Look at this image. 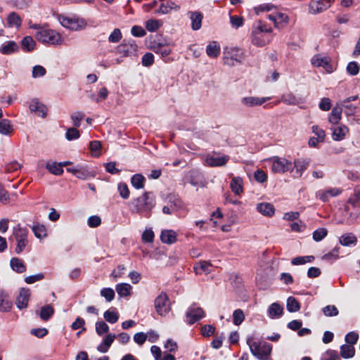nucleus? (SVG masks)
I'll return each mask as SVG.
<instances>
[{
  "label": "nucleus",
  "mask_w": 360,
  "mask_h": 360,
  "mask_svg": "<svg viewBox=\"0 0 360 360\" xmlns=\"http://www.w3.org/2000/svg\"><path fill=\"white\" fill-rule=\"evenodd\" d=\"M272 28L259 20L252 25L250 38L253 45L262 47L268 44L272 39Z\"/></svg>",
  "instance_id": "obj_1"
},
{
  "label": "nucleus",
  "mask_w": 360,
  "mask_h": 360,
  "mask_svg": "<svg viewBox=\"0 0 360 360\" xmlns=\"http://www.w3.org/2000/svg\"><path fill=\"white\" fill-rule=\"evenodd\" d=\"M252 337L247 339V344L250 352L258 360H270L269 356L272 351V346L264 341L252 342Z\"/></svg>",
  "instance_id": "obj_2"
},
{
  "label": "nucleus",
  "mask_w": 360,
  "mask_h": 360,
  "mask_svg": "<svg viewBox=\"0 0 360 360\" xmlns=\"http://www.w3.org/2000/svg\"><path fill=\"white\" fill-rule=\"evenodd\" d=\"M132 211L136 213H148L155 206V202L153 193L146 192L141 196L133 199L131 202Z\"/></svg>",
  "instance_id": "obj_3"
},
{
  "label": "nucleus",
  "mask_w": 360,
  "mask_h": 360,
  "mask_svg": "<svg viewBox=\"0 0 360 360\" xmlns=\"http://www.w3.org/2000/svg\"><path fill=\"white\" fill-rule=\"evenodd\" d=\"M36 39L44 44L58 46L63 44V38L57 31L44 28L35 32Z\"/></svg>",
  "instance_id": "obj_4"
},
{
  "label": "nucleus",
  "mask_w": 360,
  "mask_h": 360,
  "mask_svg": "<svg viewBox=\"0 0 360 360\" xmlns=\"http://www.w3.org/2000/svg\"><path fill=\"white\" fill-rule=\"evenodd\" d=\"M28 230L22 228L20 225L15 226L13 229L12 236L9 238L10 240H15L16 247L15 252L18 255L22 252L28 245Z\"/></svg>",
  "instance_id": "obj_5"
},
{
  "label": "nucleus",
  "mask_w": 360,
  "mask_h": 360,
  "mask_svg": "<svg viewBox=\"0 0 360 360\" xmlns=\"http://www.w3.org/2000/svg\"><path fill=\"white\" fill-rule=\"evenodd\" d=\"M58 18L63 27L72 31H79L86 26V20L77 16L60 15Z\"/></svg>",
  "instance_id": "obj_6"
},
{
  "label": "nucleus",
  "mask_w": 360,
  "mask_h": 360,
  "mask_svg": "<svg viewBox=\"0 0 360 360\" xmlns=\"http://www.w3.org/2000/svg\"><path fill=\"white\" fill-rule=\"evenodd\" d=\"M244 59V52L239 48H226L224 51V63L229 66H234L238 64H241Z\"/></svg>",
  "instance_id": "obj_7"
},
{
  "label": "nucleus",
  "mask_w": 360,
  "mask_h": 360,
  "mask_svg": "<svg viewBox=\"0 0 360 360\" xmlns=\"http://www.w3.org/2000/svg\"><path fill=\"white\" fill-rule=\"evenodd\" d=\"M271 164V171L274 173L283 174L288 171H292V163L285 158L274 156L267 160Z\"/></svg>",
  "instance_id": "obj_8"
},
{
  "label": "nucleus",
  "mask_w": 360,
  "mask_h": 360,
  "mask_svg": "<svg viewBox=\"0 0 360 360\" xmlns=\"http://www.w3.org/2000/svg\"><path fill=\"white\" fill-rule=\"evenodd\" d=\"M154 306L157 313L162 316H166L171 310V304L167 295L161 292L155 299Z\"/></svg>",
  "instance_id": "obj_9"
},
{
  "label": "nucleus",
  "mask_w": 360,
  "mask_h": 360,
  "mask_svg": "<svg viewBox=\"0 0 360 360\" xmlns=\"http://www.w3.org/2000/svg\"><path fill=\"white\" fill-rule=\"evenodd\" d=\"M138 46L133 39L124 40L116 47L115 53L122 57H128L136 55Z\"/></svg>",
  "instance_id": "obj_10"
},
{
  "label": "nucleus",
  "mask_w": 360,
  "mask_h": 360,
  "mask_svg": "<svg viewBox=\"0 0 360 360\" xmlns=\"http://www.w3.org/2000/svg\"><path fill=\"white\" fill-rule=\"evenodd\" d=\"M66 170L77 178L82 180H86L95 176V172L87 166L77 165L73 167H68Z\"/></svg>",
  "instance_id": "obj_11"
},
{
  "label": "nucleus",
  "mask_w": 360,
  "mask_h": 360,
  "mask_svg": "<svg viewBox=\"0 0 360 360\" xmlns=\"http://www.w3.org/2000/svg\"><path fill=\"white\" fill-rule=\"evenodd\" d=\"M205 314L204 310L196 304H193L190 306L186 313L187 322L190 325L200 321L205 317Z\"/></svg>",
  "instance_id": "obj_12"
},
{
  "label": "nucleus",
  "mask_w": 360,
  "mask_h": 360,
  "mask_svg": "<svg viewBox=\"0 0 360 360\" xmlns=\"http://www.w3.org/2000/svg\"><path fill=\"white\" fill-rule=\"evenodd\" d=\"M29 110L36 115L45 118L47 115L48 108L38 98H32L29 101Z\"/></svg>",
  "instance_id": "obj_13"
},
{
  "label": "nucleus",
  "mask_w": 360,
  "mask_h": 360,
  "mask_svg": "<svg viewBox=\"0 0 360 360\" xmlns=\"http://www.w3.org/2000/svg\"><path fill=\"white\" fill-rule=\"evenodd\" d=\"M229 160L228 155L214 153L206 156L205 165L210 167H220L226 165Z\"/></svg>",
  "instance_id": "obj_14"
},
{
  "label": "nucleus",
  "mask_w": 360,
  "mask_h": 360,
  "mask_svg": "<svg viewBox=\"0 0 360 360\" xmlns=\"http://www.w3.org/2000/svg\"><path fill=\"white\" fill-rule=\"evenodd\" d=\"M334 0H314L309 4V12L312 14H317L326 11L330 7Z\"/></svg>",
  "instance_id": "obj_15"
},
{
  "label": "nucleus",
  "mask_w": 360,
  "mask_h": 360,
  "mask_svg": "<svg viewBox=\"0 0 360 360\" xmlns=\"http://www.w3.org/2000/svg\"><path fill=\"white\" fill-rule=\"evenodd\" d=\"M149 48L157 54L160 55L162 58L168 56L172 52L168 44L155 40L150 41Z\"/></svg>",
  "instance_id": "obj_16"
},
{
  "label": "nucleus",
  "mask_w": 360,
  "mask_h": 360,
  "mask_svg": "<svg viewBox=\"0 0 360 360\" xmlns=\"http://www.w3.org/2000/svg\"><path fill=\"white\" fill-rule=\"evenodd\" d=\"M271 97L245 96L242 98L241 103L247 108H254L263 105L269 101Z\"/></svg>",
  "instance_id": "obj_17"
},
{
  "label": "nucleus",
  "mask_w": 360,
  "mask_h": 360,
  "mask_svg": "<svg viewBox=\"0 0 360 360\" xmlns=\"http://www.w3.org/2000/svg\"><path fill=\"white\" fill-rule=\"evenodd\" d=\"M342 193V189L338 188H330L319 190L316 192V198L322 202H327L331 197H336Z\"/></svg>",
  "instance_id": "obj_18"
},
{
  "label": "nucleus",
  "mask_w": 360,
  "mask_h": 360,
  "mask_svg": "<svg viewBox=\"0 0 360 360\" xmlns=\"http://www.w3.org/2000/svg\"><path fill=\"white\" fill-rule=\"evenodd\" d=\"M311 61L314 66L322 67L328 73L333 72V67L330 63L328 57L316 55L311 58Z\"/></svg>",
  "instance_id": "obj_19"
},
{
  "label": "nucleus",
  "mask_w": 360,
  "mask_h": 360,
  "mask_svg": "<svg viewBox=\"0 0 360 360\" xmlns=\"http://www.w3.org/2000/svg\"><path fill=\"white\" fill-rule=\"evenodd\" d=\"M30 295V289L24 288L20 289L16 300V305L18 309H22L27 307Z\"/></svg>",
  "instance_id": "obj_20"
},
{
  "label": "nucleus",
  "mask_w": 360,
  "mask_h": 360,
  "mask_svg": "<svg viewBox=\"0 0 360 360\" xmlns=\"http://www.w3.org/2000/svg\"><path fill=\"white\" fill-rule=\"evenodd\" d=\"M179 5L176 4L174 1H168L166 2H162L160 4V8L155 11V13L165 15L171 13L172 11H177L179 10Z\"/></svg>",
  "instance_id": "obj_21"
},
{
  "label": "nucleus",
  "mask_w": 360,
  "mask_h": 360,
  "mask_svg": "<svg viewBox=\"0 0 360 360\" xmlns=\"http://www.w3.org/2000/svg\"><path fill=\"white\" fill-rule=\"evenodd\" d=\"M160 240L165 244H174L177 240V233L172 229H165L161 231Z\"/></svg>",
  "instance_id": "obj_22"
},
{
  "label": "nucleus",
  "mask_w": 360,
  "mask_h": 360,
  "mask_svg": "<svg viewBox=\"0 0 360 360\" xmlns=\"http://www.w3.org/2000/svg\"><path fill=\"white\" fill-rule=\"evenodd\" d=\"M283 314V307L277 303H272L267 309V315L271 319H279Z\"/></svg>",
  "instance_id": "obj_23"
},
{
  "label": "nucleus",
  "mask_w": 360,
  "mask_h": 360,
  "mask_svg": "<svg viewBox=\"0 0 360 360\" xmlns=\"http://www.w3.org/2000/svg\"><path fill=\"white\" fill-rule=\"evenodd\" d=\"M116 338V335L114 333H109L108 334L101 343H100L97 346V350L101 353H105L108 351L109 348L110 347L111 345L114 342L115 339Z\"/></svg>",
  "instance_id": "obj_24"
},
{
  "label": "nucleus",
  "mask_w": 360,
  "mask_h": 360,
  "mask_svg": "<svg viewBox=\"0 0 360 360\" xmlns=\"http://www.w3.org/2000/svg\"><path fill=\"white\" fill-rule=\"evenodd\" d=\"M11 269L16 273L22 274L26 271V265L24 262L18 257H12L10 260Z\"/></svg>",
  "instance_id": "obj_25"
},
{
  "label": "nucleus",
  "mask_w": 360,
  "mask_h": 360,
  "mask_svg": "<svg viewBox=\"0 0 360 360\" xmlns=\"http://www.w3.org/2000/svg\"><path fill=\"white\" fill-rule=\"evenodd\" d=\"M257 210L266 217H272L275 212L273 205L269 202H261L257 204Z\"/></svg>",
  "instance_id": "obj_26"
},
{
  "label": "nucleus",
  "mask_w": 360,
  "mask_h": 360,
  "mask_svg": "<svg viewBox=\"0 0 360 360\" xmlns=\"http://www.w3.org/2000/svg\"><path fill=\"white\" fill-rule=\"evenodd\" d=\"M12 307V302L9 300L8 294L0 290V311L2 312L9 311Z\"/></svg>",
  "instance_id": "obj_27"
},
{
  "label": "nucleus",
  "mask_w": 360,
  "mask_h": 360,
  "mask_svg": "<svg viewBox=\"0 0 360 360\" xmlns=\"http://www.w3.org/2000/svg\"><path fill=\"white\" fill-rule=\"evenodd\" d=\"M220 52L221 47L217 41H211L206 47V53L210 58H217L219 56Z\"/></svg>",
  "instance_id": "obj_28"
},
{
  "label": "nucleus",
  "mask_w": 360,
  "mask_h": 360,
  "mask_svg": "<svg viewBox=\"0 0 360 360\" xmlns=\"http://www.w3.org/2000/svg\"><path fill=\"white\" fill-rule=\"evenodd\" d=\"M230 188L233 193L240 195L243 191V183L242 178L239 176L233 177L230 183Z\"/></svg>",
  "instance_id": "obj_29"
},
{
  "label": "nucleus",
  "mask_w": 360,
  "mask_h": 360,
  "mask_svg": "<svg viewBox=\"0 0 360 360\" xmlns=\"http://www.w3.org/2000/svg\"><path fill=\"white\" fill-rule=\"evenodd\" d=\"M309 165V161L303 159H297L294 161V167L292 169H295L297 176L301 177L303 172L307 169Z\"/></svg>",
  "instance_id": "obj_30"
},
{
  "label": "nucleus",
  "mask_w": 360,
  "mask_h": 360,
  "mask_svg": "<svg viewBox=\"0 0 360 360\" xmlns=\"http://www.w3.org/2000/svg\"><path fill=\"white\" fill-rule=\"evenodd\" d=\"M22 25V19L15 12L11 13L7 17V25L8 27L19 29Z\"/></svg>",
  "instance_id": "obj_31"
},
{
  "label": "nucleus",
  "mask_w": 360,
  "mask_h": 360,
  "mask_svg": "<svg viewBox=\"0 0 360 360\" xmlns=\"http://www.w3.org/2000/svg\"><path fill=\"white\" fill-rule=\"evenodd\" d=\"M348 131L349 129L345 125L338 126L333 129V139L335 141H342L345 138Z\"/></svg>",
  "instance_id": "obj_32"
},
{
  "label": "nucleus",
  "mask_w": 360,
  "mask_h": 360,
  "mask_svg": "<svg viewBox=\"0 0 360 360\" xmlns=\"http://www.w3.org/2000/svg\"><path fill=\"white\" fill-rule=\"evenodd\" d=\"M32 231L35 237L40 240L46 238L48 236L46 227L39 223H37L32 226Z\"/></svg>",
  "instance_id": "obj_33"
},
{
  "label": "nucleus",
  "mask_w": 360,
  "mask_h": 360,
  "mask_svg": "<svg viewBox=\"0 0 360 360\" xmlns=\"http://www.w3.org/2000/svg\"><path fill=\"white\" fill-rule=\"evenodd\" d=\"M36 313L39 316L41 319L47 321L53 316L54 309L51 305L47 304L42 307L39 311H37Z\"/></svg>",
  "instance_id": "obj_34"
},
{
  "label": "nucleus",
  "mask_w": 360,
  "mask_h": 360,
  "mask_svg": "<svg viewBox=\"0 0 360 360\" xmlns=\"http://www.w3.org/2000/svg\"><path fill=\"white\" fill-rule=\"evenodd\" d=\"M36 42L30 36L25 37L21 41V48L25 52H30L35 49Z\"/></svg>",
  "instance_id": "obj_35"
},
{
  "label": "nucleus",
  "mask_w": 360,
  "mask_h": 360,
  "mask_svg": "<svg viewBox=\"0 0 360 360\" xmlns=\"http://www.w3.org/2000/svg\"><path fill=\"white\" fill-rule=\"evenodd\" d=\"M281 101L286 105H295L300 103V99L292 92H288L281 96Z\"/></svg>",
  "instance_id": "obj_36"
},
{
  "label": "nucleus",
  "mask_w": 360,
  "mask_h": 360,
  "mask_svg": "<svg viewBox=\"0 0 360 360\" xmlns=\"http://www.w3.org/2000/svg\"><path fill=\"white\" fill-rule=\"evenodd\" d=\"M342 112V106L337 103L328 117V121L332 124H337L341 119Z\"/></svg>",
  "instance_id": "obj_37"
},
{
  "label": "nucleus",
  "mask_w": 360,
  "mask_h": 360,
  "mask_svg": "<svg viewBox=\"0 0 360 360\" xmlns=\"http://www.w3.org/2000/svg\"><path fill=\"white\" fill-rule=\"evenodd\" d=\"M340 358L350 359L352 358L355 354V349L354 346L349 345L347 344L342 345L340 346Z\"/></svg>",
  "instance_id": "obj_38"
},
{
  "label": "nucleus",
  "mask_w": 360,
  "mask_h": 360,
  "mask_svg": "<svg viewBox=\"0 0 360 360\" xmlns=\"http://www.w3.org/2000/svg\"><path fill=\"white\" fill-rule=\"evenodd\" d=\"M132 287L129 283H119L116 285L115 290L120 297H127L131 295Z\"/></svg>",
  "instance_id": "obj_39"
},
{
  "label": "nucleus",
  "mask_w": 360,
  "mask_h": 360,
  "mask_svg": "<svg viewBox=\"0 0 360 360\" xmlns=\"http://www.w3.org/2000/svg\"><path fill=\"white\" fill-rule=\"evenodd\" d=\"M191 27L193 30H198L202 25V15L199 12H193L191 14Z\"/></svg>",
  "instance_id": "obj_40"
},
{
  "label": "nucleus",
  "mask_w": 360,
  "mask_h": 360,
  "mask_svg": "<svg viewBox=\"0 0 360 360\" xmlns=\"http://www.w3.org/2000/svg\"><path fill=\"white\" fill-rule=\"evenodd\" d=\"M103 317L108 323H115L119 319V314L116 309L111 308L104 312Z\"/></svg>",
  "instance_id": "obj_41"
},
{
  "label": "nucleus",
  "mask_w": 360,
  "mask_h": 360,
  "mask_svg": "<svg viewBox=\"0 0 360 360\" xmlns=\"http://www.w3.org/2000/svg\"><path fill=\"white\" fill-rule=\"evenodd\" d=\"M13 126L11 121L7 119H4L0 121V134L4 136L10 135L13 131Z\"/></svg>",
  "instance_id": "obj_42"
},
{
  "label": "nucleus",
  "mask_w": 360,
  "mask_h": 360,
  "mask_svg": "<svg viewBox=\"0 0 360 360\" xmlns=\"http://www.w3.org/2000/svg\"><path fill=\"white\" fill-rule=\"evenodd\" d=\"M162 25V20L158 19H150L145 22L146 30L151 32H156Z\"/></svg>",
  "instance_id": "obj_43"
},
{
  "label": "nucleus",
  "mask_w": 360,
  "mask_h": 360,
  "mask_svg": "<svg viewBox=\"0 0 360 360\" xmlns=\"http://www.w3.org/2000/svg\"><path fill=\"white\" fill-rule=\"evenodd\" d=\"M46 168L54 175H61L63 173V169L61 167L60 162H47Z\"/></svg>",
  "instance_id": "obj_44"
},
{
  "label": "nucleus",
  "mask_w": 360,
  "mask_h": 360,
  "mask_svg": "<svg viewBox=\"0 0 360 360\" xmlns=\"http://www.w3.org/2000/svg\"><path fill=\"white\" fill-rule=\"evenodd\" d=\"M18 44L13 41H10L5 44H3L0 49V51L3 54H11L18 50Z\"/></svg>",
  "instance_id": "obj_45"
},
{
  "label": "nucleus",
  "mask_w": 360,
  "mask_h": 360,
  "mask_svg": "<svg viewBox=\"0 0 360 360\" xmlns=\"http://www.w3.org/2000/svg\"><path fill=\"white\" fill-rule=\"evenodd\" d=\"M314 260V257L312 255L300 256L293 258L291 260V264L295 266L303 265L307 263H311Z\"/></svg>",
  "instance_id": "obj_46"
},
{
  "label": "nucleus",
  "mask_w": 360,
  "mask_h": 360,
  "mask_svg": "<svg viewBox=\"0 0 360 360\" xmlns=\"http://www.w3.org/2000/svg\"><path fill=\"white\" fill-rule=\"evenodd\" d=\"M360 201V185L356 186L354 188V193L352 195L347 202L352 206V207H356L358 206V203Z\"/></svg>",
  "instance_id": "obj_47"
},
{
  "label": "nucleus",
  "mask_w": 360,
  "mask_h": 360,
  "mask_svg": "<svg viewBox=\"0 0 360 360\" xmlns=\"http://www.w3.org/2000/svg\"><path fill=\"white\" fill-rule=\"evenodd\" d=\"M210 267L211 264L210 262L202 261L194 266V270L197 274H200L202 273L207 274L211 271Z\"/></svg>",
  "instance_id": "obj_48"
},
{
  "label": "nucleus",
  "mask_w": 360,
  "mask_h": 360,
  "mask_svg": "<svg viewBox=\"0 0 360 360\" xmlns=\"http://www.w3.org/2000/svg\"><path fill=\"white\" fill-rule=\"evenodd\" d=\"M356 241L357 239L356 236L352 233L344 234L340 238V243L344 246L356 244Z\"/></svg>",
  "instance_id": "obj_49"
},
{
  "label": "nucleus",
  "mask_w": 360,
  "mask_h": 360,
  "mask_svg": "<svg viewBox=\"0 0 360 360\" xmlns=\"http://www.w3.org/2000/svg\"><path fill=\"white\" fill-rule=\"evenodd\" d=\"M145 180V177L143 175L136 174L132 176L131 184L135 188L141 189L144 186Z\"/></svg>",
  "instance_id": "obj_50"
},
{
  "label": "nucleus",
  "mask_w": 360,
  "mask_h": 360,
  "mask_svg": "<svg viewBox=\"0 0 360 360\" xmlns=\"http://www.w3.org/2000/svg\"><path fill=\"white\" fill-rule=\"evenodd\" d=\"M230 24L233 29H238L244 24V19L242 16L229 14Z\"/></svg>",
  "instance_id": "obj_51"
},
{
  "label": "nucleus",
  "mask_w": 360,
  "mask_h": 360,
  "mask_svg": "<svg viewBox=\"0 0 360 360\" xmlns=\"http://www.w3.org/2000/svg\"><path fill=\"white\" fill-rule=\"evenodd\" d=\"M286 307L288 311L295 312L300 309V305L295 297H289L287 300Z\"/></svg>",
  "instance_id": "obj_52"
},
{
  "label": "nucleus",
  "mask_w": 360,
  "mask_h": 360,
  "mask_svg": "<svg viewBox=\"0 0 360 360\" xmlns=\"http://www.w3.org/2000/svg\"><path fill=\"white\" fill-rule=\"evenodd\" d=\"M323 360H341L340 354L338 351L334 349H328L326 350L322 356Z\"/></svg>",
  "instance_id": "obj_53"
},
{
  "label": "nucleus",
  "mask_w": 360,
  "mask_h": 360,
  "mask_svg": "<svg viewBox=\"0 0 360 360\" xmlns=\"http://www.w3.org/2000/svg\"><path fill=\"white\" fill-rule=\"evenodd\" d=\"M340 105L342 106V110L345 109V113L347 116L353 115L356 111V106L350 104L349 103H345V101H340L339 103Z\"/></svg>",
  "instance_id": "obj_54"
},
{
  "label": "nucleus",
  "mask_w": 360,
  "mask_h": 360,
  "mask_svg": "<svg viewBox=\"0 0 360 360\" xmlns=\"http://www.w3.org/2000/svg\"><path fill=\"white\" fill-rule=\"evenodd\" d=\"M323 314L327 317L336 316L339 314L338 308L335 305H327L322 309Z\"/></svg>",
  "instance_id": "obj_55"
},
{
  "label": "nucleus",
  "mask_w": 360,
  "mask_h": 360,
  "mask_svg": "<svg viewBox=\"0 0 360 360\" xmlns=\"http://www.w3.org/2000/svg\"><path fill=\"white\" fill-rule=\"evenodd\" d=\"M245 319V315L243 310L238 309L233 313V322L236 326L240 325Z\"/></svg>",
  "instance_id": "obj_56"
},
{
  "label": "nucleus",
  "mask_w": 360,
  "mask_h": 360,
  "mask_svg": "<svg viewBox=\"0 0 360 360\" xmlns=\"http://www.w3.org/2000/svg\"><path fill=\"white\" fill-rule=\"evenodd\" d=\"M328 234V231L325 228H319L313 232V239L316 242L322 240Z\"/></svg>",
  "instance_id": "obj_57"
},
{
  "label": "nucleus",
  "mask_w": 360,
  "mask_h": 360,
  "mask_svg": "<svg viewBox=\"0 0 360 360\" xmlns=\"http://www.w3.org/2000/svg\"><path fill=\"white\" fill-rule=\"evenodd\" d=\"M101 148V143L99 141H93L89 143V149L91 155L94 157L100 155V150Z\"/></svg>",
  "instance_id": "obj_58"
},
{
  "label": "nucleus",
  "mask_w": 360,
  "mask_h": 360,
  "mask_svg": "<svg viewBox=\"0 0 360 360\" xmlns=\"http://www.w3.org/2000/svg\"><path fill=\"white\" fill-rule=\"evenodd\" d=\"M109 330L108 324L101 321L96 323V332L99 336H102Z\"/></svg>",
  "instance_id": "obj_59"
},
{
  "label": "nucleus",
  "mask_w": 360,
  "mask_h": 360,
  "mask_svg": "<svg viewBox=\"0 0 360 360\" xmlns=\"http://www.w3.org/2000/svg\"><path fill=\"white\" fill-rule=\"evenodd\" d=\"M101 295L108 302H111L115 297V291L110 288H104L101 290Z\"/></svg>",
  "instance_id": "obj_60"
},
{
  "label": "nucleus",
  "mask_w": 360,
  "mask_h": 360,
  "mask_svg": "<svg viewBox=\"0 0 360 360\" xmlns=\"http://www.w3.org/2000/svg\"><path fill=\"white\" fill-rule=\"evenodd\" d=\"M46 73V69L41 65H35L32 68V76L33 78L44 77Z\"/></svg>",
  "instance_id": "obj_61"
},
{
  "label": "nucleus",
  "mask_w": 360,
  "mask_h": 360,
  "mask_svg": "<svg viewBox=\"0 0 360 360\" xmlns=\"http://www.w3.org/2000/svg\"><path fill=\"white\" fill-rule=\"evenodd\" d=\"M154 232L151 228L146 229L142 233V240L145 243H152L154 240Z\"/></svg>",
  "instance_id": "obj_62"
},
{
  "label": "nucleus",
  "mask_w": 360,
  "mask_h": 360,
  "mask_svg": "<svg viewBox=\"0 0 360 360\" xmlns=\"http://www.w3.org/2000/svg\"><path fill=\"white\" fill-rule=\"evenodd\" d=\"M358 339H359V335L356 332H354V331L348 333L345 335V342L347 343V345H352V346L357 342Z\"/></svg>",
  "instance_id": "obj_63"
},
{
  "label": "nucleus",
  "mask_w": 360,
  "mask_h": 360,
  "mask_svg": "<svg viewBox=\"0 0 360 360\" xmlns=\"http://www.w3.org/2000/svg\"><path fill=\"white\" fill-rule=\"evenodd\" d=\"M122 35L120 29L115 28L108 37V41L111 43H117L122 39Z\"/></svg>",
  "instance_id": "obj_64"
}]
</instances>
